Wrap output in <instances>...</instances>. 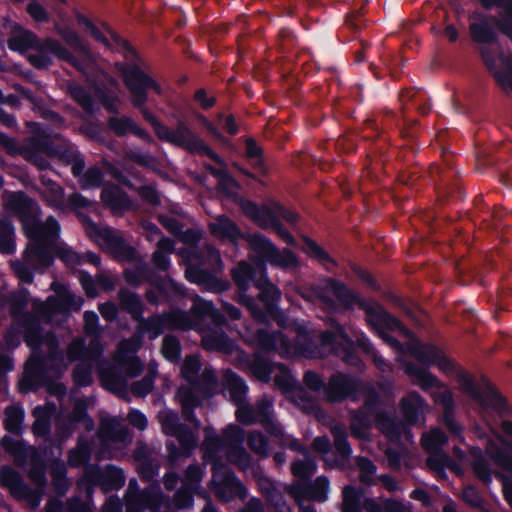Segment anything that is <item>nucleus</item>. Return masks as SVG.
<instances>
[{"instance_id":"f257e3e1","label":"nucleus","mask_w":512,"mask_h":512,"mask_svg":"<svg viewBox=\"0 0 512 512\" xmlns=\"http://www.w3.org/2000/svg\"><path fill=\"white\" fill-rule=\"evenodd\" d=\"M22 222L29 244L23 252V261H10V266L21 282L31 283L33 271L46 268L52 263L47 245L58 236L59 226L51 217L45 223H40L35 218L23 216Z\"/></svg>"},{"instance_id":"f03ea898","label":"nucleus","mask_w":512,"mask_h":512,"mask_svg":"<svg viewBox=\"0 0 512 512\" xmlns=\"http://www.w3.org/2000/svg\"><path fill=\"white\" fill-rule=\"evenodd\" d=\"M486 453L490 462L486 461L480 449L471 450L473 471L485 483L490 482L492 474L499 475L503 479L505 499L512 508V444L493 432L486 442Z\"/></svg>"},{"instance_id":"7ed1b4c3","label":"nucleus","mask_w":512,"mask_h":512,"mask_svg":"<svg viewBox=\"0 0 512 512\" xmlns=\"http://www.w3.org/2000/svg\"><path fill=\"white\" fill-rule=\"evenodd\" d=\"M31 480L35 483L34 490L24 485L17 472L9 467H3L0 471V483L8 488L10 493L17 499L25 500L32 508H37L41 502V496L45 484V477L42 471H32Z\"/></svg>"},{"instance_id":"20e7f679","label":"nucleus","mask_w":512,"mask_h":512,"mask_svg":"<svg viewBox=\"0 0 512 512\" xmlns=\"http://www.w3.org/2000/svg\"><path fill=\"white\" fill-rule=\"evenodd\" d=\"M157 135L159 138L168 141L174 145L185 147L191 151L201 152L209 158L220 163L219 157L209 147H207L187 126L179 124L175 129L167 127H158Z\"/></svg>"},{"instance_id":"39448f33","label":"nucleus","mask_w":512,"mask_h":512,"mask_svg":"<svg viewBox=\"0 0 512 512\" xmlns=\"http://www.w3.org/2000/svg\"><path fill=\"white\" fill-rule=\"evenodd\" d=\"M457 380L462 389L468 393L477 403L484 408L500 410L503 406V399L497 394L486 379H482L479 386H475L473 378L466 371L460 370L457 373Z\"/></svg>"},{"instance_id":"423d86ee","label":"nucleus","mask_w":512,"mask_h":512,"mask_svg":"<svg viewBox=\"0 0 512 512\" xmlns=\"http://www.w3.org/2000/svg\"><path fill=\"white\" fill-rule=\"evenodd\" d=\"M247 241L256 254L272 265L284 268L297 265V259L290 250L279 251L269 239L260 234L248 236Z\"/></svg>"},{"instance_id":"0eeeda50","label":"nucleus","mask_w":512,"mask_h":512,"mask_svg":"<svg viewBox=\"0 0 512 512\" xmlns=\"http://www.w3.org/2000/svg\"><path fill=\"white\" fill-rule=\"evenodd\" d=\"M447 438L444 433L438 429H433L422 437V444L424 448L431 454L427 459V464L430 468L440 471L444 468H449L452 471L460 473L461 470L450 460V458L443 453L440 449L446 444Z\"/></svg>"},{"instance_id":"6e6552de","label":"nucleus","mask_w":512,"mask_h":512,"mask_svg":"<svg viewBox=\"0 0 512 512\" xmlns=\"http://www.w3.org/2000/svg\"><path fill=\"white\" fill-rule=\"evenodd\" d=\"M124 81L128 87L134 106L142 108L146 102V90L153 88L157 93L161 89L153 79L136 67H129L123 71Z\"/></svg>"},{"instance_id":"1a4fd4ad","label":"nucleus","mask_w":512,"mask_h":512,"mask_svg":"<svg viewBox=\"0 0 512 512\" xmlns=\"http://www.w3.org/2000/svg\"><path fill=\"white\" fill-rule=\"evenodd\" d=\"M406 372L412 377L413 382L419 385L422 389L435 388L433 396L436 401L441 402L445 407L452 404V394L440 381L433 376L426 369L416 368L412 365H407Z\"/></svg>"},{"instance_id":"9d476101","label":"nucleus","mask_w":512,"mask_h":512,"mask_svg":"<svg viewBox=\"0 0 512 512\" xmlns=\"http://www.w3.org/2000/svg\"><path fill=\"white\" fill-rule=\"evenodd\" d=\"M140 346V338L133 337L130 340L121 342L116 352L115 361L129 378L137 376L142 370L139 359L134 356Z\"/></svg>"},{"instance_id":"9b49d317","label":"nucleus","mask_w":512,"mask_h":512,"mask_svg":"<svg viewBox=\"0 0 512 512\" xmlns=\"http://www.w3.org/2000/svg\"><path fill=\"white\" fill-rule=\"evenodd\" d=\"M206 437L203 442V449L205 451V457H212L213 453L221 452L226 450V442L231 443H242L244 434L241 428L236 425H229L224 431L225 440L220 439L215 432L207 428L205 430Z\"/></svg>"},{"instance_id":"f8f14e48","label":"nucleus","mask_w":512,"mask_h":512,"mask_svg":"<svg viewBox=\"0 0 512 512\" xmlns=\"http://www.w3.org/2000/svg\"><path fill=\"white\" fill-rule=\"evenodd\" d=\"M158 418L163 432L168 435H175L184 450H189L197 445L195 435L177 424V415L174 412L163 410L159 413Z\"/></svg>"},{"instance_id":"ddd939ff","label":"nucleus","mask_w":512,"mask_h":512,"mask_svg":"<svg viewBox=\"0 0 512 512\" xmlns=\"http://www.w3.org/2000/svg\"><path fill=\"white\" fill-rule=\"evenodd\" d=\"M368 321L385 342L394 348L399 347L398 342L391 338L385 331V329L393 330L397 328L404 330L396 318L392 317L381 307H377L370 312Z\"/></svg>"},{"instance_id":"4468645a","label":"nucleus","mask_w":512,"mask_h":512,"mask_svg":"<svg viewBox=\"0 0 512 512\" xmlns=\"http://www.w3.org/2000/svg\"><path fill=\"white\" fill-rule=\"evenodd\" d=\"M83 31L91 36L94 40L102 44L109 50H114L118 47H126V42L123 41L115 32L111 30L106 24L96 26L94 23L87 19L81 21Z\"/></svg>"},{"instance_id":"2eb2a0df","label":"nucleus","mask_w":512,"mask_h":512,"mask_svg":"<svg viewBox=\"0 0 512 512\" xmlns=\"http://www.w3.org/2000/svg\"><path fill=\"white\" fill-rule=\"evenodd\" d=\"M213 487L215 493L221 499H228L233 494L241 495L242 484L224 467H214Z\"/></svg>"},{"instance_id":"dca6fc26","label":"nucleus","mask_w":512,"mask_h":512,"mask_svg":"<svg viewBox=\"0 0 512 512\" xmlns=\"http://www.w3.org/2000/svg\"><path fill=\"white\" fill-rule=\"evenodd\" d=\"M57 287H59L58 284H53V289L57 291L58 298H49L42 311L43 315H45L47 318H50V313L53 311H62L66 308L79 309L83 303L80 297L74 296L66 288H62L61 291H58Z\"/></svg>"},{"instance_id":"f3484780","label":"nucleus","mask_w":512,"mask_h":512,"mask_svg":"<svg viewBox=\"0 0 512 512\" xmlns=\"http://www.w3.org/2000/svg\"><path fill=\"white\" fill-rule=\"evenodd\" d=\"M413 355L424 365H436L447 373L452 370L453 362L442 354L436 347L422 345L413 351Z\"/></svg>"},{"instance_id":"a211bd4d","label":"nucleus","mask_w":512,"mask_h":512,"mask_svg":"<svg viewBox=\"0 0 512 512\" xmlns=\"http://www.w3.org/2000/svg\"><path fill=\"white\" fill-rule=\"evenodd\" d=\"M3 28L8 30L10 34L8 47L11 50L24 52L36 44L35 35L30 31L23 29L16 23H7Z\"/></svg>"},{"instance_id":"6ab92c4d","label":"nucleus","mask_w":512,"mask_h":512,"mask_svg":"<svg viewBox=\"0 0 512 512\" xmlns=\"http://www.w3.org/2000/svg\"><path fill=\"white\" fill-rule=\"evenodd\" d=\"M85 229L90 237H92L100 246L105 249L117 253L122 249V241L115 233L108 228H99L94 223L86 221Z\"/></svg>"},{"instance_id":"aec40b11","label":"nucleus","mask_w":512,"mask_h":512,"mask_svg":"<svg viewBox=\"0 0 512 512\" xmlns=\"http://www.w3.org/2000/svg\"><path fill=\"white\" fill-rule=\"evenodd\" d=\"M241 207L243 212L262 228H272L278 221L277 209L257 207L250 201H243Z\"/></svg>"},{"instance_id":"412c9836","label":"nucleus","mask_w":512,"mask_h":512,"mask_svg":"<svg viewBox=\"0 0 512 512\" xmlns=\"http://www.w3.org/2000/svg\"><path fill=\"white\" fill-rule=\"evenodd\" d=\"M101 437L106 444L114 442H126L129 434L116 418L103 419L100 429Z\"/></svg>"},{"instance_id":"4be33fe9","label":"nucleus","mask_w":512,"mask_h":512,"mask_svg":"<svg viewBox=\"0 0 512 512\" xmlns=\"http://www.w3.org/2000/svg\"><path fill=\"white\" fill-rule=\"evenodd\" d=\"M27 301L25 292L10 294L5 286L0 289V309L9 312L13 316L27 305Z\"/></svg>"},{"instance_id":"5701e85b","label":"nucleus","mask_w":512,"mask_h":512,"mask_svg":"<svg viewBox=\"0 0 512 512\" xmlns=\"http://www.w3.org/2000/svg\"><path fill=\"white\" fill-rule=\"evenodd\" d=\"M210 230L214 236L230 242H235L240 236V231L234 223L223 216L210 223Z\"/></svg>"},{"instance_id":"b1692460","label":"nucleus","mask_w":512,"mask_h":512,"mask_svg":"<svg viewBox=\"0 0 512 512\" xmlns=\"http://www.w3.org/2000/svg\"><path fill=\"white\" fill-rule=\"evenodd\" d=\"M402 408L405 418L409 422L414 423L422 418L426 410V405L417 393H410L403 398Z\"/></svg>"},{"instance_id":"393cba45","label":"nucleus","mask_w":512,"mask_h":512,"mask_svg":"<svg viewBox=\"0 0 512 512\" xmlns=\"http://www.w3.org/2000/svg\"><path fill=\"white\" fill-rule=\"evenodd\" d=\"M16 251L15 229L5 217H0V253L13 254Z\"/></svg>"},{"instance_id":"a878e982","label":"nucleus","mask_w":512,"mask_h":512,"mask_svg":"<svg viewBox=\"0 0 512 512\" xmlns=\"http://www.w3.org/2000/svg\"><path fill=\"white\" fill-rule=\"evenodd\" d=\"M202 343L207 350L230 352L233 347V344L221 331H204Z\"/></svg>"},{"instance_id":"bb28decb","label":"nucleus","mask_w":512,"mask_h":512,"mask_svg":"<svg viewBox=\"0 0 512 512\" xmlns=\"http://www.w3.org/2000/svg\"><path fill=\"white\" fill-rule=\"evenodd\" d=\"M353 389V382L345 375L334 376L329 384L328 396L332 401L346 397Z\"/></svg>"},{"instance_id":"cd10ccee","label":"nucleus","mask_w":512,"mask_h":512,"mask_svg":"<svg viewBox=\"0 0 512 512\" xmlns=\"http://www.w3.org/2000/svg\"><path fill=\"white\" fill-rule=\"evenodd\" d=\"M25 342L32 349H36L40 345H47L49 349H52L54 346V339L52 336H39V322L37 320L29 322L25 333Z\"/></svg>"},{"instance_id":"c85d7f7f","label":"nucleus","mask_w":512,"mask_h":512,"mask_svg":"<svg viewBox=\"0 0 512 512\" xmlns=\"http://www.w3.org/2000/svg\"><path fill=\"white\" fill-rule=\"evenodd\" d=\"M110 127L119 135H125L129 132L134 133L139 137H145L146 133L140 129L131 119L123 117H113L110 119Z\"/></svg>"},{"instance_id":"c756f323","label":"nucleus","mask_w":512,"mask_h":512,"mask_svg":"<svg viewBox=\"0 0 512 512\" xmlns=\"http://www.w3.org/2000/svg\"><path fill=\"white\" fill-rule=\"evenodd\" d=\"M473 38L481 43H490L494 40V32L484 18L475 19L471 23Z\"/></svg>"},{"instance_id":"7c9ffc66","label":"nucleus","mask_w":512,"mask_h":512,"mask_svg":"<svg viewBox=\"0 0 512 512\" xmlns=\"http://www.w3.org/2000/svg\"><path fill=\"white\" fill-rule=\"evenodd\" d=\"M177 397L179 402L183 407V413L187 418L190 417L189 411L190 409L198 406L200 401L196 397V388L195 387H181L178 390Z\"/></svg>"},{"instance_id":"2f4dec72","label":"nucleus","mask_w":512,"mask_h":512,"mask_svg":"<svg viewBox=\"0 0 512 512\" xmlns=\"http://www.w3.org/2000/svg\"><path fill=\"white\" fill-rule=\"evenodd\" d=\"M226 381L232 400L241 403L247 390L244 381L233 373L226 374Z\"/></svg>"},{"instance_id":"473e14b6","label":"nucleus","mask_w":512,"mask_h":512,"mask_svg":"<svg viewBox=\"0 0 512 512\" xmlns=\"http://www.w3.org/2000/svg\"><path fill=\"white\" fill-rule=\"evenodd\" d=\"M39 50L42 53H49L68 62H73L74 60L73 56L59 42L52 39H47L43 42Z\"/></svg>"},{"instance_id":"72a5a7b5","label":"nucleus","mask_w":512,"mask_h":512,"mask_svg":"<svg viewBox=\"0 0 512 512\" xmlns=\"http://www.w3.org/2000/svg\"><path fill=\"white\" fill-rule=\"evenodd\" d=\"M24 412L19 407H9L5 411V428L12 433H19Z\"/></svg>"},{"instance_id":"f704fd0d","label":"nucleus","mask_w":512,"mask_h":512,"mask_svg":"<svg viewBox=\"0 0 512 512\" xmlns=\"http://www.w3.org/2000/svg\"><path fill=\"white\" fill-rule=\"evenodd\" d=\"M7 206L19 214H24L26 209L34 211V203L20 192L8 196Z\"/></svg>"},{"instance_id":"c9c22d12","label":"nucleus","mask_w":512,"mask_h":512,"mask_svg":"<svg viewBox=\"0 0 512 512\" xmlns=\"http://www.w3.org/2000/svg\"><path fill=\"white\" fill-rule=\"evenodd\" d=\"M160 325L163 329H188L191 327V323L184 312H175L171 315L165 316L161 319Z\"/></svg>"},{"instance_id":"e433bc0d","label":"nucleus","mask_w":512,"mask_h":512,"mask_svg":"<svg viewBox=\"0 0 512 512\" xmlns=\"http://www.w3.org/2000/svg\"><path fill=\"white\" fill-rule=\"evenodd\" d=\"M360 495L353 487L343 489V512H359Z\"/></svg>"},{"instance_id":"4c0bfd02","label":"nucleus","mask_w":512,"mask_h":512,"mask_svg":"<svg viewBox=\"0 0 512 512\" xmlns=\"http://www.w3.org/2000/svg\"><path fill=\"white\" fill-rule=\"evenodd\" d=\"M303 250L308 256L316 259L317 261H319L322 264H327V263L332 262L329 255L321 247H319L314 241H312L310 239L304 240Z\"/></svg>"},{"instance_id":"58836bf2","label":"nucleus","mask_w":512,"mask_h":512,"mask_svg":"<svg viewBox=\"0 0 512 512\" xmlns=\"http://www.w3.org/2000/svg\"><path fill=\"white\" fill-rule=\"evenodd\" d=\"M106 476H107V478L110 479V481L104 480L101 483L104 491L119 489L124 484V476H123L122 471L115 467H111V468L107 469Z\"/></svg>"},{"instance_id":"ea45409f","label":"nucleus","mask_w":512,"mask_h":512,"mask_svg":"<svg viewBox=\"0 0 512 512\" xmlns=\"http://www.w3.org/2000/svg\"><path fill=\"white\" fill-rule=\"evenodd\" d=\"M315 471L316 463L311 458H305L304 461H296L292 466V472L298 478L310 477Z\"/></svg>"},{"instance_id":"a19ab883","label":"nucleus","mask_w":512,"mask_h":512,"mask_svg":"<svg viewBox=\"0 0 512 512\" xmlns=\"http://www.w3.org/2000/svg\"><path fill=\"white\" fill-rule=\"evenodd\" d=\"M216 176L218 177V186L219 189L226 194L228 197H232L236 195L237 192V183L228 176L222 169L216 172Z\"/></svg>"},{"instance_id":"79ce46f5","label":"nucleus","mask_w":512,"mask_h":512,"mask_svg":"<svg viewBox=\"0 0 512 512\" xmlns=\"http://www.w3.org/2000/svg\"><path fill=\"white\" fill-rule=\"evenodd\" d=\"M270 425L272 426L271 433L274 435H279L282 438V444L284 446H287V447L291 448L292 450H297V451L302 450V447L299 444V442L296 439L292 438L290 435H284L282 428L280 426H278L276 423H274V421L272 419H269L267 421L266 427L269 428Z\"/></svg>"},{"instance_id":"37998d69","label":"nucleus","mask_w":512,"mask_h":512,"mask_svg":"<svg viewBox=\"0 0 512 512\" xmlns=\"http://www.w3.org/2000/svg\"><path fill=\"white\" fill-rule=\"evenodd\" d=\"M162 353L170 361L177 359L180 354V346L177 339L166 336L163 339Z\"/></svg>"},{"instance_id":"c03bdc74","label":"nucleus","mask_w":512,"mask_h":512,"mask_svg":"<svg viewBox=\"0 0 512 512\" xmlns=\"http://www.w3.org/2000/svg\"><path fill=\"white\" fill-rule=\"evenodd\" d=\"M44 195L52 205L60 206L62 204L63 191L57 184L49 182L45 187Z\"/></svg>"},{"instance_id":"a18cd8bd","label":"nucleus","mask_w":512,"mask_h":512,"mask_svg":"<svg viewBox=\"0 0 512 512\" xmlns=\"http://www.w3.org/2000/svg\"><path fill=\"white\" fill-rule=\"evenodd\" d=\"M228 459L239 465L243 470H246L249 465V456L246 451L241 447H235L226 452Z\"/></svg>"},{"instance_id":"49530a36","label":"nucleus","mask_w":512,"mask_h":512,"mask_svg":"<svg viewBox=\"0 0 512 512\" xmlns=\"http://www.w3.org/2000/svg\"><path fill=\"white\" fill-rule=\"evenodd\" d=\"M200 369V362L196 356H188L185 358L181 368L183 376L187 380H192Z\"/></svg>"},{"instance_id":"de8ad7c7","label":"nucleus","mask_w":512,"mask_h":512,"mask_svg":"<svg viewBox=\"0 0 512 512\" xmlns=\"http://www.w3.org/2000/svg\"><path fill=\"white\" fill-rule=\"evenodd\" d=\"M250 448L259 455H267L268 443L261 433H252L249 436Z\"/></svg>"},{"instance_id":"09e8293b","label":"nucleus","mask_w":512,"mask_h":512,"mask_svg":"<svg viewBox=\"0 0 512 512\" xmlns=\"http://www.w3.org/2000/svg\"><path fill=\"white\" fill-rule=\"evenodd\" d=\"M102 174L97 168L89 169L80 179L82 188H94L100 185Z\"/></svg>"},{"instance_id":"8fccbe9b","label":"nucleus","mask_w":512,"mask_h":512,"mask_svg":"<svg viewBox=\"0 0 512 512\" xmlns=\"http://www.w3.org/2000/svg\"><path fill=\"white\" fill-rule=\"evenodd\" d=\"M234 278L240 287H245L252 278V268L249 264L240 263L234 270Z\"/></svg>"},{"instance_id":"3c124183","label":"nucleus","mask_w":512,"mask_h":512,"mask_svg":"<svg viewBox=\"0 0 512 512\" xmlns=\"http://www.w3.org/2000/svg\"><path fill=\"white\" fill-rule=\"evenodd\" d=\"M328 488L329 482L326 478H317L311 492V498L320 502L325 501L327 499Z\"/></svg>"},{"instance_id":"603ef678","label":"nucleus","mask_w":512,"mask_h":512,"mask_svg":"<svg viewBox=\"0 0 512 512\" xmlns=\"http://www.w3.org/2000/svg\"><path fill=\"white\" fill-rule=\"evenodd\" d=\"M322 343L325 346H330L332 350H335L336 352H339L338 347H336V344L339 345H350L346 337L342 333H324L322 335Z\"/></svg>"},{"instance_id":"864d4df0","label":"nucleus","mask_w":512,"mask_h":512,"mask_svg":"<svg viewBox=\"0 0 512 512\" xmlns=\"http://www.w3.org/2000/svg\"><path fill=\"white\" fill-rule=\"evenodd\" d=\"M26 11L37 22H46L48 20V13L45 8L35 0L30 1Z\"/></svg>"},{"instance_id":"5fc2aeb1","label":"nucleus","mask_w":512,"mask_h":512,"mask_svg":"<svg viewBox=\"0 0 512 512\" xmlns=\"http://www.w3.org/2000/svg\"><path fill=\"white\" fill-rule=\"evenodd\" d=\"M202 479V470L198 466H190L185 474L184 486L194 489Z\"/></svg>"},{"instance_id":"6e6d98bb","label":"nucleus","mask_w":512,"mask_h":512,"mask_svg":"<svg viewBox=\"0 0 512 512\" xmlns=\"http://www.w3.org/2000/svg\"><path fill=\"white\" fill-rule=\"evenodd\" d=\"M60 34L62 38L67 42V44H69L75 50L85 54L87 53L86 46L74 31L67 29L62 31Z\"/></svg>"},{"instance_id":"4d7b16f0","label":"nucleus","mask_w":512,"mask_h":512,"mask_svg":"<svg viewBox=\"0 0 512 512\" xmlns=\"http://www.w3.org/2000/svg\"><path fill=\"white\" fill-rule=\"evenodd\" d=\"M71 95L85 110L89 111L92 109V100L84 89L77 86L72 87Z\"/></svg>"},{"instance_id":"13d9d810","label":"nucleus","mask_w":512,"mask_h":512,"mask_svg":"<svg viewBox=\"0 0 512 512\" xmlns=\"http://www.w3.org/2000/svg\"><path fill=\"white\" fill-rule=\"evenodd\" d=\"M358 466L361 471V481L370 482L371 476L375 473L376 470L374 464L366 458H360L358 459Z\"/></svg>"},{"instance_id":"bf43d9fd","label":"nucleus","mask_w":512,"mask_h":512,"mask_svg":"<svg viewBox=\"0 0 512 512\" xmlns=\"http://www.w3.org/2000/svg\"><path fill=\"white\" fill-rule=\"evenodd\" d=\"M73 423H82L85 429L90 430L93 428L92 420L86 415L85 409L82 405L75 407L73 417L71 419Z\"/></svg>"},{"instance_id":"052dcab7","label":"nucleus","mask_w":512,"mask_h":512,"mask_svg":"<svg viewBox=\"0 0 512 512\" xmlns=\"http://www.w3.org/2000/svg\"><path fill=\"white\" fill-rule=\"evenodd\" d=\"M13 369L12 361L9 357L0 355V392L6 391L7 383L6 379L3 376L6 372H9Z\"/></svg>"},{"instance_id":"680f3d73","label":"nucleus","mask_w":512,"mask_h":512,"mask_svg":"<svg viewBox=\"0 0 512 512\" xmlns=\"http://www.w3.org/2000/svg\"><path fill=\"white\" fill-rule=\"evenodd\" d=\"M59 257L69 266H75L81 263V256L69 248H60Z\"/></svg>"},{"instance_id":"e2e57ef3","label":"nucleus","mask_w":512,"mask_h":512,"mask_svg":"<svg viewBox=\"0 0 512 512\" xmlns=\"http://www.w3.org/2000/svg\"><path fill=\"white\" fill-rule=\"evenodd\" d=\"M101 197L106 204L114 207L119 203L120 193L118 188H105Z\"/></svg>"},{"instance_id":"0e129e2a","label":"nucleus","mask_w":512,"mask_h":512,"mask_svg":"<svg viewBox=\"0 0 512 512\" xmlns=\"http://www.w3.org/2000/svg\"><path fill=\"white\" fill-rule=\"evenodd\" d=\"M79 280H80L81 285H82L83 289L85 290L86 294L89 297H95L96 296L95 284H94L92 278L90 277V275H88L84 272H80Z\"/></svg>"},{"instance_id":"69168bd1","label":"nucleus","mask_w":512,"mask_h":512,"mask_svg":"<svg viewBox=\"0 0 512 512\" xmlns=\"http://www.w3.org/2000/svg\"><path fill=\"white\" fill-rule=\"evenodd\" d=\"M73 376L76 384L80 386L88 385L91 382L90 371L86 368L78 366L75 369Z\"/></svg>"},{"instance_id":"338daca9","label":"nucleus","mask_w":512,"mask_h":512,"mask_svg":"<svg viewBox=\"0 0 512 512\" xmlns=\"http://www.w3.org/2000/svg\"><path fill=\"white\" fill-rule=\"evenodd\" d=\"M19 344L18 334L14 329H10L4 336L3 342L0 344L2 350H8Z\"/></svg>"},{"instance_id":"774afa93","label":"nucleus","mask_w":512,"mask_h":512,"mask_svg":"<svg viewBox=\"0 0 512 512\" xmlns=\"http://www.w3.org/2000/svg\"><path fill=\"white\" fill-rule=\"evenodd\" d=\"M85 330L88 334H95L97 331L98 316L94 312H85L84 314Z\"/></svg>"}]
</instances>
